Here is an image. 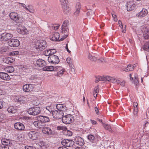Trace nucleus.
Segmentation results:
<instances>
[{
    "mask_svg": "<svg viewBox=\"0 0 149 149\" xmlns=\"http://www.w3.org/2000/svg\"><path fill=\"white\" fill-rule=\"evenodd\" d=\"M35 47L36 49L42 51L47 47L46 42L44 40H38L35 43Z\"/></svg>",
    "mask_w": 149,
    "mask_h": 149,
    "instance_id": "f257e3e1",
    "label": "nucleus"
},
{
    "mask_svg": "<svg viewBox=\"0 0 149 149\" xmlns=\"http://www.w3.org/2000/svg\"><path fill=\"white\" fill-rule=\"evenodd\" d=\"M48 61L50 63L56 64L59 62V59L56 55L51 54L48 57Z\"/></svg>",
    "mask_w": 149,
    "mask_h": 149,
    "instance_id": "f03ea898",
    "label": "nucleus"
},
{
    "mask_svg": "<svg viewBox=\"0 0 149 149\" xmlns=\"http://www.w3.org/2000/svg\"><path fill=\"white\" fill-rule=\"evenodd\" d=\"M40 108L37 107H34L29 108L27 112L29 114L35 116L39 114L40 113Z\"/></svg>",
    "mask_w": 149,
    "mask_h": 149,
    "instance_id": "7ed1b4c3",
    "label": "nucleus"
},
{
    "mask_svg": "<svg viewBox=\"0 0 149 149\" xmlns=\"http://www.w3.org/2000/svg\"><path fill=\"white\" fill-rule=\"evenodd\" d=\"M13 37V35L12 34L5 32L0 35V41H6L10 39Z\"/></svg>",
    "mask_w": 149,
    "mask_h": 149,
    "instance_id": "20e7f679",
    "label": "nucleus"
},
{
    "mask_svg": "<svg viewBox=\"0 0 149 149\" xmlns=\"http://www.w3.org/2000/svg\"><path fill=\"white\" fill-rule=\"evenodd\" d=\"M73 117L70 114L67 115L63 116L62 118L63 122L65 124H69L73 122Z\"/></svg>",
    "mask_w": 149,
    "mask_h": 149,
    "instance_id": "39448f33",
    "label": "nucleus"
},
{
    "mask_svg": "<svg viewBox=\"0 0 149 149\" xmlns=\"http://www.w3.org/2000/svg\"><path fill=\"white\" fill-rule=\"evenodd\" d=\"M11 20L18 23L19 22V15L17 13L15 12L10 13L9 15Z\"/></svg>",
    "mask_w": 149,
    "mask_h": 149,
    "instance_id": "423d86ee",
    "label": "nucleus"
},
{
    "mask_svg": "<svg viewBox=\"0 0 149 149\" xmlns=\"http://www.w3.org/2000/svg\"><path fill=\"white\" fill-rule=\"evenodd\" d=\"M53 117L56 119L62 118L64 115L62 111L55 110L52 111Z\"/></svg>",
    "mask_w": 149,
    "mask_h": 149,
    "instance_id": "0eeeda50",
    "label": "nucleus"
},
{
    "mask_svg": "<svg viewBox=\"0 0 149 149\" xmlns=\"http://www.w3.org/2000/svg\"><path fill=\"white\" fill-rule=\"evenodd\" d=\"M34 87L33 84H26L23 86V90L26 92H29L33 91Z\"/></svg>",
    "mask_w": 149,
    "mask_h": 149,
    "instance_id": "6e6552de",
    "label": "nucleus"
},
{
    "mask_svg": "<svg viewBox=\"0 0 149 149\" xmlns=\"http://www.w3.org/2000/svg\"><path fill=\"white\" fill-rule=\"evenodd\" d=\"M8 43L10 46L13 47H17L20 45L19 41L16 39H11L8 42Z\"/></svg>",
    "mask_w": 149,
    "mask_h": 149,
    "instance_id": "1a4fd4ad",
    "label": "nucleus"
},
{
    "mask_svg": "<svg viewBox=\"0 0 149 149\" xmlns=\"http://www.w3.org/2000/svg\"><path fill=\"white\" fill-rule=\"evenodd\" d=\"M28 136L30 139L35 140L39 137V133L35 131H31L29 132Z\"/></svg>",
    "mask_w": 149,
    "mask_h": 149,
    "instance_id": "9d476101",
    "label": "nucleus"
},
{
    "mask_svg": "<svg viewBox=\"0 0 149 149\" xmlns=\"http://www.w3.org/2000/svg\"><path fill=\"white\" fill-rule=\"evenodd\" d=\"M62 144L67 147H71L73 146L74 142L73 141L69 139H64L61 141Z\"/></svg>",
    "mask_w": 149,
    "mask_h": 149,
    "instance_id": "9b49d317",
    "label": "nucleus"
},
{
    "mask_svg": "<svg viewBox=\"0 0 149 149\" xmlns=\"http://www.w3.org/2000/svg\"><path fill=\"white\" fill-rule=\"evenodd\" d=\"M37 120L40 121L44 125L45 123L49 121V118L46 116H40L37 117Z\"/></svg>",
    "mask_w": 149,
    "mask_h": 149,
    "instance_id": "f8f14e48",
    "label": "nucleus"
},
{
    "mask_svg": "<svg viewBox=\"0 0 149 149\" xmlns=\"http://www.w3.org/2000/svg\"><path fill=\"white\" fill-rule=\"evenodd\" d=\"M61 33L63 37L61 38L62 40L66 38L68 35L69 29L68 27L62 28Z\"/></svg>",
    "mask_w": 149,
    "mask_h": 149,
    "instance_id": "ddd939ff",
    "label": "nucleus"
},
{
    "mask_svg": "<svg viewBox=\"0 0 149 149\" xmlns=\"http://www.w3.org/2000/svg\"><path fill=\"white\" fill-rule=\"evenodd\" d=\"M59 34L58 32H55L53 33L52 35L50 36L51 40L53 41H57L58 40L61 41V40H59Z\"/></svg>",
    "mask_w": 149,
    "mask_h": 149,
    "instance_id": "4468645a",
    "label": "nucleus"
},
{
    "mask_svg": "<svg viewBox=\"0 0 149 149\" xmlns=\"http://www.w3.org/2000/svg\"><path fill=\"white\" fill-rule=\"evenodd\" d=\"M135 6V5L133 1H130L127 2V10L128 11H131L133 10Z\"/></svg>",
    "mask_w": 149,
    "mask_h": 149,
    "instance_id": "2eb2a0df",
    "label": "nucleus"
},
{
    "mask_svg": "<svg viewBox=\"0 0 149 149\" xmlns=\"http://www.w3.org/2000/svg\"><path fill=\"white\" fill-rule=\"evenodd\" d=\"M29 99V96H22L18 98V101L21 104H23L26 102Z\"/></svg>",
    "mask_w": 149,
    "mask_h": 149,
    "instance_id": "dca6fc26",
    "label": "nucleus"
},
{
    "mask_svg": "<svg viewBox=\"0 0 149 149\" xmlns=\"http://www.w3.org/2000/svg\"><path fill=\"white\" fill-rule=\"evenodd\" d=\"M0 78L6 81H8L10 79L8 74L3 72H0Z\"/></svg>",
    "mask_w": 149,
    "mask_h": 149,
    "instance_id": "f3484780",
    "label": "nucleus"
},
{
    "mask_svg": "<svg viewBox=\"0 0 149 149\" xmlns=\"http://www.w3.org/2000/svg\"><path fill=\"white\" fill-rule=\"evenodd\" d=\"M75 141L76 144L82 146L84 143V139L79 136L76 137Z\"/></svg>",
    "mask_w": 149,
    "mask_h": 149,
    "instance_id": "a211bd4d",
    "label": "nucleus"
},
{
    "mask_svg": "<svg viewBox=\"0 0 149 149\" xmlns=\"http://www.w3.org/2000/svg\"><path fill=\"white\" fill-rule=\"evenodd\" d=\"M15 128L18 130H24L25 128L24 125L20 123H17L14 124Z\"/></svg>",
    "mask_w": 149,
    "mask_h": 149,
    "instance_id": "6ab92c4d",
    "label": "nucleus"
},
{
    "mask_svg": "<svg viewBox=\"0 0 149 149\" xmlns=\"http://www.w3.org/2000/svg\"><path fill=\"white\" fill-rule=\"evenodd\" d=\"M64 13L66 14L68 13L70 11V8L68 3L61 5Z\"/></svg>",
    "mask_w": 149,
    "mask_h": 149,
    "instance_id": "aec40b11",
    "label": "nucleus"
},
{
    "mask_svg": "<svg viewBox=\"0 0 149 149\" xmlns=\"http://www.w3.org/2000/svg\"><path fill=\"white\" fill-rule=\"evenodd\" d=\"M148 12L147 9L143 8L142 10L136 14V16L139 17H144L147 15Z\"/></svg>",
    "mask_w": 149,
    "mask_h": 149,
    "instance_id": "412c9836",
    "label": "nucleus"
},
{
    "mask_svg": "<svg viewBox=\"0 0 149 149\" xmlns=\"http://www.w3.org/2000/svg\"><path fill=\"white\" fill-rule=\"evenodd\" d=\"M33 124V125L36 127L38 128H41L43 127L44 125L41 122L37 120V121H34Z\"/></svg>",
    "mask_w": 149,
    "mask_h": 149,
    "instance_id": "4be33fe9",
    "label": "nucleus"
},
{
    "mask_svg": "<svg viewBox=\"0 0 149 149\" xmlns=\"http://www.w3.org/2000/svg\"><path fill=\"white\" fill-rule=\"evenodd\" d=\"M56 108L58 110V111H62L63 112L66 110V107L64 105L59 104L56 105Z\"/></svg>",
    "mask_w": 149,
    "mask_h": 149,
    "instance_id": "5701e85b",
    "label": "nucleus"
},
{
    "mask_svg": "<svg viewBox=\"0 0 149 149\" xmlns=\"http://www.w3.org/2000/svg\"><path fill=\"white\" fill-rule=\"evenodd\" d=\"M76 8V10L74 12V14L76 16H77L79 15L81 8V5L79 3H77Z\"/></svg>",
    "mask_w": 149,
    "mask_h": 149,
    "instance_id": "b1692460",
    "label": "nucleus"
},
{
    "mask_svg": "<svg viewBox=\"0 0 149 149\" xmlns=\"http://www.w3.org/2000/svg\"><path fill=\"white\" fill-rule=\"evenodd\" d=\"M42 132L44 134H51L52 133V130L49 127H43Z\"/></svg>",
    "mask_w": 149,
    "mask_h": 149,
    "instance_id": "393cba45",
    "label": "nucleus"
},
{
    "mask_svg": "<svg viewBox=\"0 0 149 149\" xmlns=\"http://www.w3.org/2000/svg\"><path fill=\"white\" fill-rule=\"evenodd\" d=\"M45 61L43 60L39 59L36 61V65L38 67H43L45 65Z\"/></svg>",
    "mask_w": 149,
    "mask_h": 149,
    "instance_id": "a878e982",
    "label": "nucleus"
},
{
    "mask_svg": "<svg viewBox=\"0 0 149 149\" xmlns=\"http://www.w3.org/2000/svg\"><path fill=\"white\" fill-rule=\"evenodd\" d=\"M7 111L9 113H15L17 111L16 107L13 106L9 107L7 109Z\"/></svg>",
    "mask_w": 149,
    "mask_h": 149,
    "instance_id": "bb28decb",
    "label": "nucleus"
},
{
    "mask_svg": "<svg viewBox=\"0 0 149 149\" xmlns=\"http://www.w3.org/2000/svg\"><path fill=\"white\" fill-rule=\"evenodd\" d=\"M135 66L134 65H129L126 68H125L123 70L125 71H130L133 70L135 67Z\"/></svg>",
    "mask_w": 149,
    "mask_h": 149,
    "instance_id": "cd10ccee",
    "label": "nucleus"
},
{
    "mask_svg": "<svg viewBox=\"0 0 149 149\" xmlns=\"http://www.w3.org/2000/svg\"><path fill=\"white\" fill-rule=\"evenodd\" d=\"M4 70L7 72L11 73L14 71V68L12 66H8L4 68Z\"/></svg>",
    "mask_w": 149,
    "mask_h": 149,
    "instance_id": "c85d7f7f",
    "label": "nucleus"
},
{
    "mask_svg": "<svg viewBox=\"0 0 149 149\" xmlns=\"http://www.w3.org/2000/svg\"><path fill=\"white\" fill-rule=\"evenodd\" d=\"M4 61L6 63L9 64L14 62V60L11 58H5Z\"/></svg>",
    "mask_w": 149,
    "mask_h": 149,
    "instance_id": "c756f323",
    "label": "nucleus"
},
{
    "mask_svg": "<svg viewBox=\"0 0 149 149\" xmlns=\"http://www.w3.org/2000/svg\"><path fill=\"white\" fill-rule=\"evenodd\" d=\"M1 142L3 145L8 146L10 143L9 140L5 139H2Z\"/></svg>",
    "mask_w": 149,
    "mask_h": 149,
    "instance_id": "7c9ffc66",
    "label": "nucleus"
},
{
    "mask_svg": "<svg viewBox=\"0 0 149 149\" xmlns=\"http://www.w3.org/2000/svg\"><path fill=\"white\" fill-rule=\"evenodd\" d=\"M112 78V77H109V76H103V81L106 82V81H108L111 82V79Z\"/></svg>",
    "mask_w": 149,
    "mask_h": 149,
    "instance_id": "2f4dec72",
    "label": "nucleus"
},
{
    "mask_svg": "<svg viewBox=\"0 0 149 149\" xmlns=\"http://www.w3.org/2000/svg\"><path fill=\"white\" fill-rule=\"evenodd\" d=\"M143 49L148 52H149V42H146L143 46Z\"/></svg>",
    "mask_w": 149,
    "mask_h": 149,
    "instance_id": "473e14b6",
    "label": "nucleus"
},
{
    "mask_svg": "<svg viewBox=\"0 0 149 149\" xmlns=\"http://www.w3.org/2000/svg\"><path fill=\"white\" fill-rule=\"evenodd\" d=\"M20 29L21 32L22 33L25 34H28V31L26 28L22 27Z\"/></svg>",
    "mask_w": 149,
    "mask_h": 149,
    "instance_id": "72a5a7b5",
    "label": "nucleus"
},
{
    "mask_svg": "<svg viewBox=\"0 0 149 149\" xmlns=\"http://www.w3.org/2000/svg\"><path fill=\"white\" fill-rule=\"evenodd\" d=\"M44 70L47 71H53L54 70V68L52 66H47L45 68H43Z\"/></svg>",
    "mask_w": 149,
    "mask_h": 149,
    "instance_id": "f704fd0d",
    "label": "nucleus"
},
{
    "mask_svg": "<svg viewBox=\"0 0 149 149\" xmlns=\"http://www.w3.org/2000/svg\"><path fill=\"white\" fill-rule=\"evenodd\" d=\"M143 36L145 39H149V30L146 31H145Z\"/></svg>",
    "mask_w": 149,
    "mask_h": 149,
    "instance_id": "c9c22d12",
    "label": "nucleus"
},
{
    "mask_svg": "<svg viewBox=\"0 0 149 149\" xmlns=\"http://www.w3.org/2000/svg\"><path fill=\"white\" fill-rule=\"evenodd\" d=\"M103 126L105 129L109 130L110 132L112 131L111 127L109 125L107 124H104L103 125Z\"/></svg>",
    "mask_w": 149,
    "mask_h": 149,
    "instance_id": "e433bc0d",
    "label": "nucleus"
},
{
    "mask_svg": "<svg viewBox=\"0 0 149 149\" xmlns=\"http://www.w3.org/2000/svg\"><path fill=\"white\" fill-rule=\"evenodd\" d=\"M69 25V21L67 20H65L62 24V28L68 27V26Z\"/></svg>",
    "mask_w": 149,
    "mask_h": 149,
    "instance_id": "4c0bfd02",
    "label": "nucleus"
},
{
    "mask_svg": "<svg viewBox=\"0 0 149 149\" xmlns=\"http://www.w3.org/2000/svg\"><path fill=\"white\" fill-rule=\"evenodd\" d=\"M88 58L91 61H96L97 58L95 56H93L91 54H89L88 55Z\"/></svg>",
    "mask_w": 149,
    "mask_h": 149,
    "instance_id": "58836bf2",
    "label": "nucleus"
},
{
    "mask_svg": "<svg viewBox=\"0 0 149 149\" xmlns=\"http://www.w3.org/2000/svg\"><path fill=\"white\" fill-rule=\"evenodd\" d=\"M51 50H46L44 52V54L46 56H48L51 55Z\"/></svg>",
    "mask_w": 149,
    "mask_h": 149,
    "instance_id": "ea45409f",
    "label": "nucleus"
},
{
    "mask_svg": "<svg viewBox=\"0 0 149 149\" xmlns=\"http://www.w3.org/2000/svg\"><path fill=\"white\" fill-rule=\"evenodd\" d=\"M99 81H103V76L102 77L98 76L96 77V79L95 81V82H97Z\"/></svg>",
    "mask_w": 149,
    "mask_h": 149,
    "instance_id": "a19ab883",
    "label": "nucleus"
},
{
    "mask_svg": "<svg viewBox=\"0 0 149 149\" xmlns=\"http://www.w3.org/2000/svg\"><path fill=\"white\" fill-rule=\"evenodd\" d=\"M88 139L91 141H93L95 139V137L93 135H89L88 136Z\"/></svg>",
    "mask_w": 149,
    "mask_h": 149,
    "instance_id": "79ce46f5",
    "label": "nucleus"
},
{
    "mask_svg": "<svg viewBox=\"0 0 149 149\" xmlns=\"http://www.w3.org/2000/svg\"><path fill=\"white\" fill-rule=\"evenodd\" d=\"M64 133L65 134L69 136H71L72 134V132L67 130H65Z\"/></svg>",
    "mask_w": 149,
    "mask_h": 149,
    "instance_id": "37998d69",
    "label": "nucleus"
},
{
    "mask_svg": "<svg viewBox=\"0 0 149 149\" xmlns=\"http://www.w3.org/2000/svg\"><path fill=\"white\" fill-rule=\"evenodd\" d=\"M65 70L64 69H62L61 70L58 72L57 74L60 77L63 74Z\"/></svg>",
    "mask_w": 149,
    "mask_h": 149,
    "instance_id": "c03bdc74",
    "label": "nucleus"
},
{
    "mask_svg": "<svg viewBox=\"0 0 149 149\" xmlns=\"http://www.w3.org/2000/svg\"><path fill=\"white\" fill-rule=\"evenodd\" d=\"M118 84H120L122 86H124L125 84V81H121L118 80Z\"/></svg>",
    "mask_w": 149,
    "mask_h": 149,
    "instance_id": "a18cd8bd",
    "label": "nucleus"
},
{
    "mask_svg": "<svg viewBox=\"0 0 149 149\" xmlns=\"http://www.w3.org/2000/svg\"><path fill=\"white\" fill-rule=\"evenodd\" d=\"M134 78L135 79L134 80V84L136 86H137L139 84L138 78L136 76Z\"/></svg>",
    "mask_w": 149,
    "mask_h": 149,
    "instance_id": "49530a36",
    "label": "nucleus"
},
{
    "mask_svg": "<svg viewBox=\"0 0 149 149\" xmlns=\"http://www.w3.org/2000/svg\"><path fill=\"white\" fill-rule=\"evenodd\" d=\"M94 13V12L91 10H88L87 13V15L88 16H89L92 15Z\"/></svg>",
    "mask_w": 149,
    "mask_h": 149,
    "instance_id": "de8ad7c7",
    "label": "nucleus"
},
{
    "mask_svg": "<svg viewBox=\"0 0 149 149\" xmlns=\"http://www.w3.org/2000/svg\"><path fill=\"white\" fill-rule=\"evenodd\" d=\"M0 149H9L8 146L3 145L0 146Z\"/></svg>",
    "mask_w": 149,
    "mask_h": 149,
    "instance_id": "09e8293b",
    "label": "nucleus"
},
{
    "mask_svg": "<svg viewBox=\"0 0 149 149\" xmlns=\"http://www.w3.org/2000/svg\"><path fill=\"white\" fill-rule=\"evenodd\" d=\"M118 80L117 79H116L115 78H114L113 77L111 79V82H112L113 83H118Z\"/></svg>",
    "mask_w": 149,
    "mask_h": 149,
    "instance_id": "8fccbe9b",
    "label": "nucleus"
},
{
    "mask_svg": "<svg viewBox=\"0 0 149 149\" xmlns=\"http://www.w3.org/2000/svg\"><path fill=\"white\" fill-rule=\"evenodd\" d=\"M99 91V88L98 86L95 87L94 89L93 92L95 93H97Z\"/></svg>",
    "mask_w": 149,
    "mask_h": 149,
    "instance_id": "3c124183",
    "label": "nucleus"
},
{
    "mask_svg": "<svg viewBox=\"0 0 149 149\" xmlns=\"http://www.w3.org/2000/svg\"><path fill=\"white\" fill-rule=\"evenodd\" d=\"M61 4H63L68 3V0H60Z\"/></svg>",
    "mask_w": 149,
    "mask_h": 149,
    "instance_id": "603ef678",
    "label": "nucleus"
},
{
    "mask_svg": "<svg viewBox=\"0 0 149 149\" xmlns=\"http://www.w3.org/2000/svg\"><path fill=\"white\" fill-rule=\"evenodd\" d=\"M112 15L114 21L115 22L117 21L118 19L116 15L114 14H112Z\"/></svg>",
    "mask_w": 149,
    "mask_h": 149,
    "instance_id": "864d4df0",
    "label": "nucleus"
},
{
    "mask_svg": "<svg viewBox=\"0 0 149 149\" xmlns=\"http://www.w3.org/2000/svg\"><path fill=\"white\" fill-rule=\"evenodd\" d=\"M138 111V109L136 108L134 109V114L135 116H137V115Z\"/></svg>",
    "mask_w": 149,
    "mask_h": 149,
    "instance_id": "5fc2aeb1",
    "label": "nucleus"
},
{
    "mask_svg": "<svg viewBox=\"0 0 149 149\" xmlns=\"http://www.w3.org/2000/svg\"><path fill=\"white\" fill-rule=\"evenodd\" d=\"M66 61L69 64H70L72 63V61L70 57H68L66 59Z\"/></svg>",
    "mask_w": 149,
    "mask_h": 149,
    "instance_id": "6e6d98bb",
    "label": "nucleus"
},
{
    "mask_svg": "<svg viewBox=\"0 0 149 149\" xmlns=\"http://www.w3.org/2000/svg\"><path fill=\"white\" fill-rule=\"evenodd\" d=\"M18 53H19V52L18 51H15L12 52H11V53H10V54L12 55H14L16 54H18Z\"/></svg>",
    "mask_w": 149,
    "mask_h": 149,
    "instance_id": "4d7b16f0",
    "label": "nucleus"
},
{
    "mask_svg": "<svg viewBox=\"0 0 149 149\" xmlns=\"http://www.w3.org/2000/svg\"><path fill=\"white\" fill-rule=\"evenodd\" d=\"M20 4H21L22 6L25 8L26 10H29L28 8L26 7V6L25 4L22 3H20Z\"/></svg>",
    "mask_w": 149,
    "mask_h": 149,
    "instance_id": "13d9d810",
    "label": "nucleus"
},
{
    "mask_svg": "<svg viewBox=\"0 0 149 149\" xmlns=\"http://www.w3.org/2000/svg\"><path fill=\"white\" fill-rule=\"evenodd\" d=\"M133 106L134 107V109H138L137 106H138V103L137 102H134L133 104Z\"/></svg>",
    "mask_w": 149,
    "mask_h": 149,
    "instance_id": "bf43d9fd",
    "label": "nucleus"
},
{
    "mask_svg": "<svg viewBox=\"0 0 149 149\" xmlns=\"http://www.w3.org/2000/svg\"><path fill=\"white\" fill-rule=\"evenodd\" d=\"M118 23L120 27H121V28H123V26L122 25L121 21L120 20H119L118 21Z\"/></svg>",
    "mask_w": 149,
    "mask_h": 149,
    "instance_id": "052dcab7",
    "label": "nucleus"
},
{
    "mask_svg": "<svg viewBox=\"0 0 149 149\" xmlns=\"http://www.w3.org/2000/svg\"><path fill=\"white\" fill-rule=\"evenodd\" d=\"M95 110L97 114H99V111L97 107H95Z\"/></svg>",
    "mask_w": 149,
    "mask_h": 149,
    "instance_id": "680f3d73",
    "label": "nucleus"
},
{
    "mask_svg": "<svg viewBox=\"0 0 149 149\" xmlns=\"http://www.w3.org/2000/svg\"><path fill=\"white\" fill-rule=\"evenodd\" d=\"M25 149H33L34 148L33 147L26 146L25 147Z\"/></svg>",
    "mask_w": 149,
    "mask_h": 149,
    "instance_id": "e2e57ef3",
    "label": "nucleus"
},
{
    "mask_svg": "<svg viewBox=\"0 0 149 149\" xmlns=\"http://www.w3.org/2000/svg\"><path fill=\"white\" fill-rule=\"evenodd\" d=\"M5 116L4 114L1 112H0V118L2 119Z\"/></svg>",
    "mask_w": 149,
    "mask_h": 149,
    "instance_id": "0e129e2a",
    "label": "nucleus"
},
{
    "mask_svg": "<svg viewBox=\"0 0 149 149\" xmlns=\"http://www.w3.org/2000/svg\"><path fill=\"white\" fill-rule=\"evenodd\" d=\"M91 123L93 125H96L97 124L96 121L94 120H91Z\"/></svg>",
    "mask_w": 149,
    "mask_h": 149,
    "instance_id": "69168bd1",
    "label": "nucleus"
},
{
    "mask_svg": "<svg viewBox=\"0 0 149 149\" xmlns=\"http://www.w3.org/2000/svg\"><path fill=\"white\" fill-rule=\"evenodd\" d=\"M65 49H67V51L69 53H70L71 52V51H70L68 48V44H67L66 45Z\"/></svg>",
    "mask_w": 149,
    "mask_h": 149,
    "instance_id": "338daca9",
    "label": "nucleus"
},
{
    "mask_svg": "<svg viewBox=\"0 0 149 149\" xmlns=\"http://www.w3.org/2000/svg\"><path fill=\"white\" fill-rule=\"evenodd\" d=\"M58 149H67V148L65 147H60L58 148Z\"/></svg>",
    "mask_w": 149,
    "mask_h": 149,
    "instance_id": "774afa93",
    "label": "nucleus"
}]
</instances>
